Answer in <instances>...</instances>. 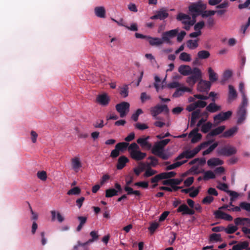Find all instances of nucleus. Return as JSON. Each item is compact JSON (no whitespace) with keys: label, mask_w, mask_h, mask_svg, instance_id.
<instances>
[{"label":"nucleus","mask_w":250,"mask_h":250,"mask_svg":"<svg viewBox=\"0 0 250 250\" xmlns=\"http://www.w3.org/2000/svg\"><path fill=\"white\" fill-rule=\"evenodd\" d=\"M208 73L209 75V79L210 82H214L217 80L218 76L216 73L214 72L213 69L211 67L208 68Z\"/></svg>","instance_id":"nucleus-33"},{"label":"nucleus","mask_w":250,"mask_h":250,"mask_svg":"<svg viewBox=\"0 0 250 250\" xmlns=\"http://www.w3.org/2000/svg\"><path fill=\"white\" fill-rule=\"evenodd\" d=\"M168 15L167 10L165 8H162L159 11H157L155 14L150 17V19L164 20L168 17Z\"/></svg>","instance_id":"nucleus-7"},{"label":"nucleus","mask_w":250,"mask_h":250,"mask_svg":"<svg viewBox=\"0 0 250 250\" xmlns=\"http://www.w3.org/2000/svg\"><path fill=\"white\" fill-rule=\"evenodd\" d=\"M151 151L153 154L157 155L163 160H167L169 158V155L165 153L163 151V149H158L157 151H155L154 149H152Z\"/></svg>","instance_id":"nucleus-30"},{"label":"nucleus","mask_w":250,"mask_h":250,"mask_svg":"<svg viewBox=\"0 0 250 250\" xmlns=\"http://www.w3.org/2000/svg\"><path fill=\"white\" fill-rule=\"evenodd\" d=\"M139 146L135 143H133L131 144L128 147V151L130 154L131 152L133 151H137L139 150Z\"/></svg>","instance_id":"nucleus-51"},{"label":"nucleus","mask_w":250,"mask_h":250,"mask_svg":"<svg viewBox=\"0 0 250 250\" xmlns=\"http://www.w3.org/2000/svg\"><path fill=\"white\" fill-rule=\"evenodd\" d=\"M205 26V22L204 21H200L197 23H196L194 27V29L195 31H201V29H202Z\"/></svg>","instance_id":"nucleus-58"},{"label":"nucleus","mask_w":250,"mask_h":250,"mask_svg":"<svg viewBox=\"0 0 250 250\" xmlns=\"http://www.w3.org/2000/svg\"><path fill=\"white\" fill-rule=\"evenodd\" d=\"M51 216H52V218H51L52 221H54L55 220L56 214H57V219L59 222L61 223V222H63L64 219V217L59 212L56 213V212L55 210H52V211H51Z\"/></svg>","instance_id":"nucleus-32"},{"label":"nucleus","mask_w":250,"mask_h":250,"mask_svg":"<svg viewBox=\"0 0 250 250\" xmlns=\"http://www.w3.org/2000/svg\"><path fill=\"white\" fill-rule=\"evenodd\" d=\"M211 83L209 81L201 80L197 85V89L200 92H208L210 88Z\"/></svg>","instance_id":"nucleus-8"},{"label":"nucleus","mask_w":250,"mask_h":250,"mask_svg":"<svg viewBox=\"0 0 250 250\" xmlns=\"http://www.w3.org/2000/svg\"><path fill=\"white\" fill-rule=\"evenodd\" d=\"M118 195V191L114 188L107 189L105 191V197L107 198L112 197Z\"/></svg>","instance_id":"nucleus-38"},{"label":"nucleus","mask_w":250,"mask_h":250,"mask_svg":"<svg viewBox=\"0 0 250 250\" xmlns=\"http://www.w3.org/2000/svg\"><path fill=\"white\" fill-rule=\"evenodd\" d=\"M81 190L78 187H74L67 191V194L68 195H79L80 194Z\"/></svg>","instance_id":"nucleus-46"},{"label":"nucleus","mask_w":250,"mask_h":250,"mask_svg":"<svg viewBox=\"0 0 250 250\" xmlns=\"http://www.w3.org/2000/svg\"><path fill=\"white\" fill-rule=\"evenodd\" d=\"M163 111L165 112L166 113H168L169 112L167 106L166 104L161 105H157L150 109L151 114L154 117H156L158 115Z\"/></svg>","instance_id":"nucleus-6"},{"label":"nucleus","mask_w":250,"mask_h":250,"mask_svg":"<svg viewBox=\"0 0 250 250\" xmlns=\"http://www.w3.org/2000/svg\"><path fill=\"white\" fill-rule=\"evenodd\" d=\"M214 200V198L211 196H207L202 200V202L204 204H209Z\"/></svg>","instance_id":"nucleus-62"},{"label":"nucleus","mask_w":250,"mask_h":250,"mask_svg":"<svg viewBox=\"0 0 250 250\" xmlns=\"http://www.w3.org/2000/svg\"><path fill=\"white\" fill-rule=\"evenodd\" d=\"M247 110L243 107H239L237 112L238 124H241L246 118Z\"/></svg>","instance_id":"nucleus-13"},{"label":"nucleus","mask_w":250,"mask_h":250,"mask_svg":"<svg viewBox=\"0 0 250 250\" xmlns=\"http://www.w3.org/2000/svg\"><path fill=\"white\" fill-rule=\"evenodd\" d=\"M149 136L145 138H139L137 140V143L139 144L143 148L150 149L152 145L150 143L148 142V140L149 139Z\"/></svg>","instance_id":"nucleus-12"},{"label":"nucleus","mask_w":250,"mask_h":250,"mask_svg":"<svg viewBox=\"0 0 250 250\" xmlns=\"http://www.w3.org/2000/svg\"><path fill=\"white\" fill-rule=\"evenodd\" d=\"M214 123L215 125H218L221 122L224 121L221 113H219L213 117Z\"/></svg>","instance_id":"nucleus-50"},{"label":"nucleus","mask_w":250,"mask_h":250,"mask_svg":"<svg viewBox=\"0 0 250 250\" xmlns=\"http://www.w3.org/2000/svg\"><path fill=\"white\" fill-rule=\"evenodd\" d=\"M71 167L72 169L76 172H78L80 169L82 167V164L79 157H75L71 160Z\"/></svg>","instance_id":"nucleus-16"},{"label":"nucleus","mask_w":250,"mask_h":250,"mask_svg":"<svg viewBox=\"0 0 250 250\" xmlns=\"http://www.w3.org/2000/svg\"><path fill=\"white\" fill-rule=\"evenodd\" d=\"M147 40L151 46H160L164 43L162 39L157 37H151L148 36Z\"/></svg>","instance_id":"nucleus-24"},{"label":"nucleus","mask_w":250,"mask_h":250,"mask_svg":"<svg viewBox=\"0 0 250 250\" xmlns=\"http://www.w3.org/2000/svg\"><path fill=\"white\" fill-rule=\"evenodd\" d=\"M37 177L42 181H45L47 179L46 172L45 171H39L37 173Z\"/></svg>","instance_id":"nucleus-55"},{"label":"nucleus","mask_w":250,"mask_h":250,"mask_svg":"<svg viewBox=\"0 0 250 250\" xmlns=\"http://www.w3.org/2000/svg\"><path fill=\"white\" fill-rule=\"evenodd\" d=\"M176 173L174 171L166 172L161 173L163 179H167L175 176Z\"/></svg>","instance_id":"nucleus-44"},{"label":"nucleus","mask_w":250,"mask_h":250,"mask_svg":"<svg viewBox=\"0 0 250 250\" xmlns=\"http://www.w3.org/2000/svg\"><path fill=\"white\" fill-rule=\"evenodd\" d=\"M169 139L162 140L157 142L152 147V149L157 151L158 149H163L164 147L170 142Z\"/></svg>","instance_id":"nucleus-22"},{"label":"nucleus","mask_w":250,"mask_h":250,"mask_svg":"<svg viewBox=\"0 0 250 250\" xmlns=\"http://www.w3.org/2000/svg\"><path fill=\"white\" fill-rule=\"evenodd\" d=\"M212 102L206 106V110L209 113H215L221 110V106L215 104V99H211Z\"/></svg>","instance_id":"nucleus-10"},{"label":"nucleus","mask_w":250,"mask_h":250,"mask_svg":"<svg viewBox=\"0 0 250 250\" xmlns=\"http://www.w3.org/2000/svg\"><path fill=\"white\" fill-rule=\"evenodd\" d=\"M238 127L237 126H234L229 129V130L225 131L222 135L221 137L224 138H229L233 136L238 131Z\"/></svg>","instance_id":"nucleus-26"},{"label":"nucleus","mask_w":250,"mask_h":250,"mask_svg":"<svg viewBox=\"0 0 250 250\" xmlns=\"http://www.w3.org/2000/svg\"><path fill=\"white\" fill-rule=\"evenodd\" d=\"M207 8V5L202 1L192 3L188 7V10L191 13H197L198 14L202 13L203 10Z\"/></svg>","instance_id":"nucleus-5"},{"label":"nucleus","mask_w":250,"mask_h":250,"mask_svg":"<svg viewBox=\"0 0 250 250\" xmlns=\"http://www.w3.org/2000/svg\"><path fill=\"white\" fill-rule=\"evenodd\" d=\"M95 15L99 18H104L105 16V10L104 7H96L94 9Z\"/></svg>","instance_id":"nucleus-31"},{"label":"nucleus","mask_w":250,"mask_h":250,"mask_svg":"<svg viewBox=\"0 0 250 250\" xmlns=\"http://www.w3.org/2000/svg\"><path fill=\"white\" fill-rule=\"evenodd\" d=\"M217 188L226 192L229 191L228 190L229 187L228 185L226 183H222L220 182H218V185L217 186Z\"/></svg>","instance_id":"nucleus-53"},{"label":"nucleus","mask_w":250,"mask_h":250,"mask_svg":"<svg viewBox=\"0 0 250 250\" xmlns=\"http://www.w3.org/2000/svg\"><path fill=\"white\" fill-rule=\"evenodd\" d=\"M120 95L124 98H125L128 95V86L125 84L120 88Z\"/></svg>","instance_id":"nucleus-37"},{"label":"nucleus","mask_w":250,"mask_h":250,"mask_svg":"<svg viewBox=\"0 0 250 250\" xmlns=\"http://www.w3.org/2000/svg\"><path fill=\"white\" fill-rule=\"evenodd\" d=\"M97 102L103 106H106L108 104L110 99L106 93L99 95L96 99Z\"/></svg>","instance_id":"nucleus-14"},{"label":"nucleus","mask_w":250,"mask_h":250,"mask_svg":"<svg viewBox=\"0 0 250 250\" xmlns=\"http://www.w3.org/2000/svg\"><path fill=\"white\" fill-rule=\"evenodd\" d=\"M186 35V32L185 31H182L179 34L178 33L177 35V41L178 42H181L185 36Z\"/></svg>","instance_id":"nucleus-64"},{"label":"nucleus","mask_w":250,"mask_h":250,"mask_svg":"<svg viewBox=\"0 0 250 250\" xmlns=\"http://www.w3.org/2000/svg\"><path fill=\"white\" fill-rule=\"evenodd\" d=\"M241 208L250 212V203L246 202H242L240 204Z\"/></svg>","instance_id":"nucleus-60"},{"label":"nucleus","mask_w":250,"mask_h":250,"mask_svg":"<svg viewBox=\"0 0 250 250\" xmlns=\"http://www.w3.org/2000/svg\"><path fill=\"white\" fill-rule=\"evenodd\" d=\"M236 147L229 145L219 147L217 149V153L219 156L229 157L236 154Z\"/></svg>","instance_id":"nucleus-1"},{"label":"nucleus","mask_w":250,"mask_h":250,"mask_svg":"<svg viewBox=\"0 0 250 250\" xmlns=\"http://www.w3.org/2000/svg\"><path fill=\"white\" fill-rule=\"evenodd\" d=\"M182 181V179H169L163 181L162 184L164 185H169L172 187L174 185H180Z\"/></svg>","instance_id":"nucleus-25"},{"label":"nucleus","mask_w":250,"mask_h":250,"mask_svg":"<svg viewBox=\"0 0 250 250\" xmlns=\"http://www.w3.org/2000/svg\"><path fill=\"white\" fill-rule=\"evenodd\" d=\"M190 76L187 78V83L190 85H193L202 77L201 71L197 67L193 68V71Z\"/></svg>","instance_id":"nucleus-4"},{"label":"nucleus","mask_w":250,"mask_h":250,"mask_svg":"<svg viewBox=\"0 0 250 250\" xmlns=\"http://www.w3.org/2000/svg\"><path fill=\"white\" fill-rule=\"evenodd\" d=\"M197 56L199 59H206L209 57L210 53L207 50H201L198 52Z\"/></svg>","instance_id":"nucleus-35"},{"label":"nucleus","mask_w":250,"mask_h":250,"mask_svg":"<svg viewBox=\"0 0 250 250\" xmlns=\"http://www.w3.org/2000/svg\"><path fill=\"white\" fill-rule=\"evenodd\" d=\"M180 60L184 62H190L191 61L190 55L186 52H182L181 53L179 56Z\"/></svg>","instance_id":"nucleus-45"},{"label":"nucleus","mask_w":250,"mask_h":250,"mask_svg":"<svg viewBox=\"0 0 250 250\" xmlns=\"http://www.w3.org/2000/svg\"><path fill=\"white\" fill-rule=\"evenodd\" d=\"M249 246L248 241L240 242L232 247V250H243L247 249Z\"/></svg>","instance_id":"nucleus-27"},{"label":"nucleus","mask_w":250,"mask_h":250,"mask_svg":"<svg viewBox=\"0 0 250 250\" xmlns=\"http://www.w3.org/2000/svg\"><path fill=\"white\" fill-rule=\"evenodd\" d=\"M159 226V224L158 223L156 222L152 223L150 227L148 228V229L151 234H153Z\"/></svg>","instance_id":"nucleus-56"},{"label":"nucleus","mask_w":250,"mask_h":250,"mask_svg":"<svg viewBox=\"0 0 250 250\" xmlns=\"http://www.w3.org/2000/svg\"><path fill=\"white\" fill-rule=\"evenodd\" d=\"M213 214L216 219H224L228 221H231L233 220V218L230 215L221 210L215 211Z\"/></svg>","instance_id":"nucleus-11"},{"label":"nucleus","mask_w":250,"mask_h":250,"mask_svg":"<svg viewBox=\"0 0 250 250\" xmlns=\"http://www.w3.org/2000/svg\"><path fill=\"white\" fill-rule=\"evenodd\" d=\"M237 97V93L234 87L231 85H229V93L228 101L229 103L233 101Z\"/></svg>","instance_id":"nucleus-20"},{"label":"nucleus","mask_w":250,"mask_h":250,"mask_svg":"<svg viewBox=\"0 0 250 250\" xmlns=\"http://www.w3.org/2000/svg\"><path fill=\"white\" fill-rule=\"evenodd\" d=\"M224 121L227 120L229 119L232 115V112L231 111H228L225 112H221L220 113Z\"/></svg>","instance_id":"nucleus-61"},{"label":"nucleus","mask_w":250,"mask_h":250,"mask_svg":"<svg viewBox=\"0 0 250 250\" xmlns=\"http://www.w3.org/2000/svg\"><path fill=\"white\" fill-rule=\"evenodd\" d=\"M143 113L141 109H138L136 112L133 113L131 116L132 119L134 121H137L138 119L139 116Z\"/></svg>","instance_id":"nucleus-59"},{"label":"nucleus","mask_w":250,"mask_h":250,"mask_svg":"<svg viewBox=\"0 0 250 250\" xmlns=\"http://www.w3.org/2000/svg\"><path fill=\"white\" fill-rule=\"evenodd\" d=\"M190 89L186 87H182L178 88L176 89L174 93L172 95V97L174 98L179 97L183 95L184 92H189Z\"/></svg>","instance_id":"nucleus-29"},{"label":"nucleus","mask_w":250,"mask_h":250,"mask_svg":"<svg viewBox=\"0 0 250 250\" xmlns=\"http://www.w3.org/2000/svg\"><path fill=\"white\" fill-rule=\"evenodd\" d=\"M179 32L178 28L172 29L169 31L164 32L162 34V40L163 43H166L168 44H172L171 39L175 37Z\"/></svg>","instance_id":"nucleus-2"},{"label":"nucleus","mask_w":250,"mask_h":250,"mask_svg":"<svg viewBox=\"0 0 250 250\" xmlns=\"http://www.w3.org/2000/svg\"><path fill=\"white\" fill-rule=\"evenodd\" d=\"M177 212H181L182 214L184 215H193L195 214V211L193 209L189 208L188 206L183 204L181 205L177 209Z\"/></svg>","instance_id":"nucleus-9"},{"label":"nucleus","mask_w":250,"mask_h":250,"mask_svg":"<svg viewBox=\"0 0 250 250\" xmlns=\"http://www.w3.org/2000/svg\"><path fill=\"white\" fill-rule=\"evenodd\" d=\"M215 178V175L214 173L211 170H208L205 172L204 176L203 177L204 180H208L210 179H214Z\"/></svg>","instance_id":"nucleus-47"},{"label":"nucleus","mask_w":250,"mask_h":250,"mask_svg":"<svg viewBox=\"0 0 250 250\" xmlns=\"http://www.w3.org/2000/svg\"><path fill=\"white\" fill-rule=\"evenodd\" d=\"M197 40H189L188 41L187 44V46L191 49H193L197 48L198 46Z\"/></svg>","instance_id":"nucleus-41"},{"label":"nucleus","mask_w":250,"mask_h":250,"mask_svg":"<svg viewBox=\"0 0 250 250\" xmlns=\"http://www.w3.org/2000/svg\"><path fill=\"white\" fill-rule=\"evenodd\" d=\"M148 159L151 161L147 164V167H155L158 164V160L154 156H150L148 157Z\"/></svg>","instance_id":"nucleus-43"},{"label":"nucleus","mask_w":250,"mask_h":250,"mask_svg":"<svg viewBox=\"0 0 250 250\" xmlns=\"http://www.w3.org/2000/svg\"><path fill=\"white\" fill-rule=\"evenodd\" d=\"M212 126L213 124L211 122H208L202 125L201 130L203 133H206L211 129Z\"/></svg>","instance_id":"nucleus-34"},{"label":"nucleus","mask_w":250,"mask_h":250,"mask_svg":"<svg viewBox=\"0 0 250 250\" xmlns=\"http://www.w3.org/2000/svg\"><path fill=\"white\" fill-rule=\"evenodd\" d=\"M216 13L215 11L213 10H203L201 16L203 18H206L213 16Z\"/></svg>","instance_id":"nucleus-52"},{"label":"nucleus","mask_w":250,"mask_h":250,"mask_svg":"<svg viewBox=\"0 0 250 250\" xmlns=\"http://www.w3.org/2000/svg\"><path fill=\"white\" fill-rule=\"evenodd\" d=\"M194 156L191 150H187L180 154L175 159V160H180L183 158L191 159Z\"/></svg>","instance_id":"nucleus-21"},{"label":"nucleus","mask_w":250,"mask_h":250,"mask_svg":"<svg viewBox=\"0 0 250 250\" xmlns=\"http://www.w3.org/2000/svg\"><path fill=\"white\" fill-rule=\"evenodd\" d=\"M225 128L226 126L225 125H221L212 129L207 134L206 137L207 139L221 134L225 130Z\"/></svg>","instance_id":"nucleus-18"},{"label":"nucleus","mask_w":250,"mask_h":250,"mask_svg":"<svg viewBox=\"0 0 250 250\" xmlns=\"http://www.w3.org/2000/svg\"><path fill=\"white\" fill-rule=\"evenodd\" d=\"M157 173V171L152 169L150 167H147V168L146 169V170L144 174V176L145 177H149L154 175V174H156Z\"/></svg>","instance_id":"nucleus-40"},{"label":"nucleus","mask_w":250,"mask_h":250,"mask_svg":"<svg viewBox=\"0 0 250 250\" xmlns=\"http://www.w3.org/2000/svg\"><path fill=\"white\" fill-rule=\"evenodd\" d=\"M90 235L92 238L88 240V242H89V243L96 241L99 238V235L96 231L93 230L91 231L90 232Z\"/></svg>","instance_id":"nucleus-48"},{"label":"nucleus","mask_w":250,"mask_h":250,"mask_svg":"<svg viewBox=\"0 0 250 250\" xmlns=\"http://www.w3.org/2000/svg\"><path fill=\"white\" fill-rule=\"evenodd\" d=\"M129 162V159L125 156H121L118 160L116 165L117 169L121 170L123 169L126 165V164Z\"/></svg>","instance_id":"nucleus-23"},{"label":"nucleus","mask_w":250,"mask_h":250,"mask_svg":"<svg viewBox=\"0 0 250 250\" xmlns=\"http://www.w3.org/2000/svg\"><path fill=\"white\" fill-rule=\"evenodd\" d=\"M129 145V143L127 142L119 143L116 145V147L119 151H123L125 150Z\"/></svg>","instance_id":"nucleus-42"},{"label":"nucleus","mask_w":250,"mask_h":250,"mask_svg":"<svg viewBox=\"0 0 250 250\" xmlns=\"http://www.w3.org/2000/svg\"><path fill=\"white\" fill-rule=\"evenodd\" d=\"M190 16L187 14L180 13L177 16V19L180 21H188L190 19Z\"/></svg>","instance_id":"nucleus-49"},{"label":"nucleus","mask_w":250,"mask_h":250,"mask_svg":"<svg viewBox=\"0 0 250 250\" xmlns=\"http://www.w3.org/2000/svg\"><path fill=\"white\" fill-rule=\"evenodd\" d=\"M130 104L126 102H122L115 106L116 110L120 114L121 118H124L129 111Z\"/></svg>","instance_id":"nucleus-3"},{"label":"nucleus","mask_w":250,"mask_h":250,"mask_svg":"<svg viewBox=\"0 0 250 250\" xmlns=\"http://www.w3.org/2000/svg\"><path fill=\"white\" fill-rule=\"evenodd\" d=\"M238 229L237 226H234L232 224H229L227 228H225L224 230L227 234H232Z\"/></svg>","instance_id":"nucleus-36"},{"label":"nucleus","mask_w":250,"mask_h":250,"mask_svg":"<svg viewBox=\"0 0 250 250\" xmlns=\"http://www.w3.org/2000/svg\"><path fill=\"white\" fill-rule=\"evenodd\" d=\"M130 155L132 159L135 161H141L146 157V154L138 150L132 151Z\"/></svg>","instance_id":"nucleus-17"},{"label":"nucleus","mask_w":250,"mask_h":250,"mask_svg":"<svg viewBox=\"0 0 250 250\" xmlns=\"http://www.w3.org/2000/svg\"><path fill=\"white\" fill-rule=\"evenodd\" d=\"M210 240L211 241H221V234L218 233H213L210 236Z\"/></svg>","instance_id":"nucleus-57"},{"label":"nucleus","mask_w":250,"mask_h":250,"mask_svg":"<svg viewBox=\"0 0 250 250\" xmlns=\"http://www.w3.org/2000/svg\"><path fill=\"white\" fill-rule=\"evenodd\" d=\"M178 71L183 76H188L193 71V68L191 69L189 65H181L178 68Z\"/></svg>","instance_id":"nucleus-19"},{"label":"nucleus","mask_w":250,"mask_h":250,"mask_svg":"<svg viewBox=\"0 0 250 250\" xmlns=\"http://www.w3.org/2000/svg\"><path fill=\"white\" fill-rule=\"evenodd\" d=\"M199 129L197 127L193 129L189 134V137H191V143H195L200 141L202 138V135L198 133Z\"/></svg>","instance_id":"nucleus-15"},{"label":"nucleus","mask_w":250,"mask_h":250,"mask_svg":"<svg viewBox=\"0 0 250 250\" xmlns=\"http://www.w3.org/2000/svg\"><path fill=\"white\" fill-rule=\"evenodd\" d=\"M163 180V177H162V176L161 175V173L159 174H157L156 175H155L154 177H152L150 181H151V182L152 183H155L152 187L153 188H155L157 186L158 184H157V183L158 182H159L160 180Z\"/></svg>","instance_id":"nucleus-39"},{"label":"nucleus","mask_w":250,"mask_h":250,"mask_svg":"<svg viewBox=\"0 0 250 250\" xmlns=\"http://www.w3.org/2000/svg\"><path fill=\"white\" fill-rule=\"evenodd\" d=\"M242 100L239 107H243L244 109H246L247 106L248 105V100L247 98L246 95H242Z\"/></svg>","instance_id":"nucleus-54"},{"label":"nucleus","mask_w":250,"mask_h":250,"mask_svg":"<svg viewBox=\"0 0 250 250\" xmlns=\"http://www.w3.org/2000/svg\"><path fill=\"white\" fill-rule=\"evenodd\" d=\"M223 161L217 158H212L209 159L207 162V164L209 167H215L223 165Z\"/></svg>","instance_id":"nucleus-28"},{"label":"nucleus","mask_w":250,"mask_h":250,"mask_svg":"<svg viewBox=\"0 0 250 250\" xmlns=\"http://www.w3.org/2000/svg\"><path fill=\"white\" fill-rule=\"evenodd\" d=\"M194 182V177H189L186 180L184 181V184L186 187H189L191 186Z\"/></svg>","instance_id":"nucleus-63"}]
</instances>
